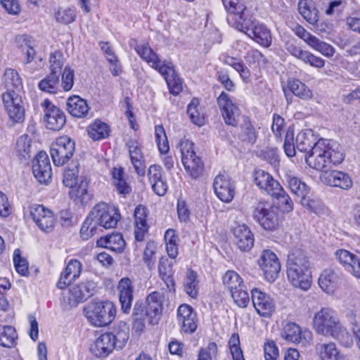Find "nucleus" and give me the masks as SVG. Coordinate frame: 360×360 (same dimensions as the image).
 Segmentation results:
<instances>
[{"label":"nucleus","instance_id":"1a4fd4ad","mask_svg":"<svg viewBox=\"0 0 360 360\" xmlns=\"http://www.w3.org/2000/svg\"><path fill=\"white\" fill-rule=\"evenodd\" d=\"M181 162L186 174L193 179H198L205 172V164L202 158L196 154L195 144L185 139L180 142Z\"/></svg>","mask_w":360,"mask_h":360},{"label":"nucleus","instance_id":"79ce46f5","mask_svg":"<svg viewBox=\"0 0 360 360\" xmlns=\"http://www.w3.org/2000/svg\"><path fill=\"white\" fill-rule=\"evenodd\" d=\"M117 288L120 292L122 310L124 313H128L131 309L134 298V288L131 279L128 277L121 278L118 283Z\"/></svg>","mask_w":360,"mask_h":360},{"label":"nucleus","instance_id":"412c9836","mask_svg":"<svg viewBox=\"0 0 360 360\" xmlns=\"http://www.w3.org/2000/svg\"><path fill=\"white\" fill-rule=\"evenodd\" d=\"M176 319L182 333L193 334L198 328L197 314L188 304H181L176 311Z\"/></svg>","mask_w":360,"mask_h":360},{"label":"nucleus","instance_id":"6e6552de","mask_svg":"<svg viewBox=\"0 0 360 360\" xmlns=\"http://www.w3.org/2000/svg\"><path fill=\"white\" fill-rule=\"evenodd\" d=\"M116 307L112 302H94L84 308V313L90 323L96 327L106 326L116 316Z\"/></svg>","mask_w":360,"mask_h":360},{"label":"nucleus","instance_id":"a18cd8bd","mask_svg":"<svg viewBox=\"0 0 360 360\" xmlns=\"http://www.w3.org/2000/svg\"><path fill=\"white\" fill-rule=\"evenodd\" d=\"M316 351L319 360H344V356L333 342L318 343Z\"/></svg>","mask_w":360,"mask_h":360},{"label":"nucleus","instance_id":"774afa93","mask_svg":"<svg viewBox=\"0 0 360 360\" xmlns=\"http://www.w3.org/2000/svg\"><path fill=\"white\" fill-rule=\"evenodd\" d=\"M315 143L312 137L307 135L305 132H300L295 139L297 149L301 152L306 153V155L312 151Z\"/></svg>","mask_w":360,"mask_h":360},{"label":"nucleus","instance_id":"b1692460","mask_svg":"<svg viewBox=\"0 0 360 360\" xmlns=\"http://www.w3.org/2000/svg\"><path fill=\"white\" fill-rule=\"evenodd\" d=\"M32 172L41 184H47L52 176V169L49 158L45 151H39L34 156L32 162Z\"/></svg>","mask_w":360,"mask_h":360},{"label":"nucleus","instance_id":"37998d69","mask_svg":"<svg viewBox=\"0 0 360 360\" xmlns=\"http://www.w3.org/2000/svg\"><path fill=\"white\" fill-rule=\"evenodd\" d=\"M96 244L98 247L109 249L116 252H122L126 243L122 233L113 232L111 234L100 237Z\"/></svg>","mask_w":360,"mask_h":360},{"label":"nucleus","instance_id":"8fccbe9b","mask_svg":"<svg viewBox=\"0 0 360 360\" xmlns=\"http://www.w3.org/2000/svg\"><path fill=\"white\" fill-rule=\"evenodd\" d=\"M339 280V276L331 269H326L320 274L319 278V285L327 293L335 292Z\"/></svg>","mask_w":360,"mask_h":360},{"label":"nucleus","instance_id":"cd10ccee","mask_svg":"<svg viewBox=\"0 0 360 360\" xmlns=\"http://www.w3.org/2000/svg\"><path fill=\"white\" fill-rule=\"evenodd\" d=\"M147 178L153 191L157 195L164 196L167 193L169 186L160 165H150L147 170Z\"/></svg>","mask_w":360,"mask_h":360},{"label":"nucleus","instance_id":"4be33fe9","mask_svg":"<svg viewBox=\"0 0 360 360\" xmlns=\"http://www.w3.org/2000/svg\"><path fill=\"white\" fill-rule=\"evenodd\" d=\"M252 181L261 193L271 195L275 191L280 190L281 186L273 176L260 168H256L252 172Z\"/></svg>","mask_w":360,"mask_h":360},{"label":"nucleus","instance_id":"a878e982","mask_svg":"<svg viewBox=\"0 0 360 360\" xmlns=\"http://www.w3.org/2000/svg\"><path fill=\"white\" fill-rule=\"evenodd\" d=\"M281 335L287 342L295 344L302 342L303 345H306L312 340L311 333L308 330H302L301 327L294 322H288L285 324Z\"/></svg>","mask_w":360,"mask_h":360},{"label":"nucleus","instance_id":"6e6d98bb","mask_svg":"<svg viewBox=\"0 0 360 360\" xmlns=\"http://www.w3.org/2000/svg\"><path fill=\"white\" fill-rule=\"evenodd\" d=\"M167 253L171 259H176L179 255V236L173 229L166 230L164 235Z\"/></svg>","mask_w":360,"mask_h":360},{"label":"nucleus","instance_id":"4d7b16f0","mask_svg":"<svg viewBox=\"0 0 360 360\" xmlns=\"http://www.w3.org/2000/svg\"><path fill=\"white\" fill-rule=\"evenodd\" d=\"M279 188L280 190L275 191L276 194L271 195V197L278 200V210L281 209L283 212H291L294 208L293 202L281 186Z\"/></svg>","mask_w":360,"mask_h":360},{"label":"nucleus","instance_id":"a19ab883","mask_svg":"<svg viewBox=\"0 0 360 360\" xmlns=\"http://www.w3.org/2000/svg\"><path fill=\"white\" fill-rule=\"evenodd\" d=\"M219 59L224 65L230 66L235 70L244 83L250 82L251 71L240 58L232 56L228 53H223L219 56Z\"/></svg>","mask_w":360,"mask_h":360},{"label":"nucleus","instance_id":"69168bd1","mask_svg":"<svg viewBox=\"0 0 360 360\" xmlns=\"http://www.w3.org/2000/svg\"><path fill=\"white\" fill-rule=\"evenodd\" d=\"M77 18V12L74 8H59L55 12L56 20L60 24L68 25L74 22Z\"/></svg>","mask_w":360,"mask_h":360},{"label":"nucleus","instance_id":"338daca9","mask_svg":"<svg viewBox=\"0 0 360 360\" xmlns=\"http://www.w3.org/2000/svg\"><path fill=\"white\" fill-rule=\"evenodd\" d=\"M157 245L154 241H148L143 250V261L149 270L155 267L156 262Z\"/></svg>","mask_w":360,"mask_h":360},{"label":"nucleus","instance_id":"f3484780","mask_svg":"<svg viewBox=\"0 0 360 360\" xmlns=\"http://www.w3.org/2000/svg\"><path fill=\"white\" fill-rule=\"evenodd\" d=\"M30 216L37 226L44 232H51L56 224V217L52 210L43 205L33 204L30 207Z\"/></svg>","mask_w":360,"mask_h":360},{"label":"nucleus","instance_id":"aec40b11","mask_svg":"<svg viewBox=\"0 0 360 360\" xmlns=\"http://www.w3.org/2000/svg\"><path fill=\"white\" fill-rule=\"evenodd\" d=\"M213 189L217 197L224 202H230L233 200L236 188L231 177L226 174L219 173L213 182Z\"/></svg>","mask_w":360,"mask_h":360},{"label":"nucleus","instance_id":"0e129e2a","mask_svg":"<svg viewBox=\"0 0 360 360\" xmlns=\"http://www.w3.org/2000/svg\"><path fill=\"white\" fill-rule=\"evenodd\" d=\"M228 348L233 360H245L238 333H233L231 335L228 340Z\"/></svg>","mask_w":360,"mask_h":360},{"label":"nucleus","instance_id":"680f3d73","mask_svg":"<svg viewBox=\"0 0 360 360\" xmlns=\"http://www.w3.org/2000/svg\"><path fill=\"white\" fill-rule=\"evenodd\" d=\"M18 42L20 44L22 51L25 55V63H31L34 59L37 54L32 46V37L27 34L21 35L18 37Z\"/></svg>","mask_w":360,"mask_h":360},{"label":"nucleus","instance_id":"e433bc0d","mask_svg":"<svg viewBox=\"0 0 360 360\" xmlns=\"http://www.w3.org/2000/svg\"><path fill=\"white\" fill-rule=\"evenodd\" d=\"M158 271L160 278L166 285L165 290L172 294H175L176 283L174 276L173 263L167 257H161L158 262Z\"/></svg>","mask_w":360,"mask_h":360},{"label":"nucleus","instance_id":"a211bd4d","mask_svg":"<svg viewBox=\"0 0 360 360\" xmlns=\"http://www.w3.org/2000/svg\"><path fill=\"white\" fill-rule=\"evenodd\" d=\"M294 33L302 39L309 46L320 53L325 57H332L335 53V49L330 44L321 41L316 36L310 34L304 27L297 24L293 29Z\"/></svg>","mask_w":360,"mask_h":360},{"label":"nucleus","instance_id":"052dcab7","mask_svg":"<svg viewBox=\"0 0 360 360\" xmlns=\"http://www.w3.org/2000/svg\"><path fill=\"white\" fill-rule=\"evenodd\" d=\"M13 262L15 270L21 276L27 277L30 274L29 263L26 258L23 257L20 249H15L13 252Z\"/></svg>","mask_w":360,"mask_h":360},{"label":"nucleus","instance_id":"7ed1b4c3","mask_svg":"<svg viewBox=\"0 0 360 360\" xmlns=\"http://www.w3.org/2000/svg\"><path fill=\"white\" fill-rule=\"evenodd\" d=\"M312 326L317 334L330 336L345 347L353 345L352 334L342 323L337 311L330 307H322L315 313Z\"/></svg>","mask_w":360,"mask_h":360},{"label":"nucleus","instance_id":"72a5a7b5","mask_svg":"<svg viewBox=\"0 0 360 360\" xmlns=\"http://www.w3.org/2000/svg\"><path fill=\"white\" fill-rule=\"evenodd\" d=\"M285 96L291 94L300 100L309 101L314 98L313 91L300 79L290 77L287 79L285 86H283Z\"/></svg>","mask_w":360,"mask_h":360},{"label":"nucleus","instance_id":"20e7f679","mask_svg":"<svg viewBox=\"0 0 360 360\" xmlns=\"http://www.w3.org/2000/svg\"><path fill=\"white\" fill-rule=\"evenodd\" d=\"M286 275L289 283L295 288L309 290L312 285V272L308 257L300 249L288 255Z\"/></svg>","mask_w":360,"mask_h":360},{"label":"nucleus","instance_id":"603ef678","mask_svg":"<svg viewBox=\"0 0 360 360\" xmlns=\"http://www.w3.org/2000/svg\"><path fill=\"white\" fill-rule=\"evenodd\" d=\"M32 139L27 134L19 136L14 145V153L20 160H26L31 156Z\"/></svg>","mask_w":360,"mask_h":360},{"label":"nucleus","instance_id":"c03bdc74","mask_svg":"<svg viewBox=\"0 0 360 360\" xmlns=\"http://www.w3.org/2000/svg\"><path fill=\"white\" fill-rule=\"evenodd\" d=\"M186 112L191 122L198 127H202L207 122V116L198 98L194 97L191 99L187 105Z\"/></svg>","mask_w":360,"mask_h":360},{"label":"nucleus","instance_id":"4c0bfd02","mask_svg":"<svg viewBox=\"0 0 360 360\" xmlns=\"http://www.w3.org/2000/svg\"><path fill=\"white\" fill-rule=\"evenodd\" d=\"M321 181L326 185L348 190L352 186L351 177L346 173L337 170L325 172L321 174Z\"/></svg>","mask_w":360,"mask_h":360},{"label":"nucleus","instance_id":"4468645a","mask_svg":"<svg viewBox=\"0 0 360 360\" xmlns=\"http://www.w3.org/2000/svg\"><path fill=\"white\" fill-rule=\"evenodd\" d=\"M165 295L155 290L146 297L144 314L148 318L149 324L158 325L162 319L164 309Z\"/></svg>","mask_w":360,"mask_h":360},{"label":"nucleus","instance_id":"f8f14e48","mask_svg":"<svg viewBox=\"0 0 360 360\" xmlns=\"http://www.w3.org/2000/svg\"><path fill=\"white\" fill-rule=\"evenodd\" d=\"M216 100L225 124L237 127L241 115L239 104L224 91L220 93Z\"/></svg>","mask_w":360,"mask_h":360},{"label":"nucleus","instance_id":"58836bf2","mask_svg":"<svg viewBox=\"0 0 360 360\" xmlns=\"http://www.w3.org/2000/svg\"><path fill=\"white\" fill-rule=\"evenodd\" d=\"M90 181L86 177H81L79 183L70 188L69 196L76 203L85 205L92 199L89 192Z\"/></svg>","mask_w":360,"mask_h":360},{"label":"nucleus","instance_id":"c85d7f7f","mask_svg":"<svg viewBox=\"0 0 360 360\" xmlns=\"http://www.w3.org/2000/svg\"><path fill=\"white\" fill-rule=\"evenodd\" d=\"M82 271V264L80 261L77 259H70L60 274L56 287L60 290H65L72 282L79 278Z\"/></svg>","mask_w":360,"mask_h":360},{"label":"nucleus","instance_id":"393cba45","mask_svg":"<svg viewBox=\"0 0 360 360\" xmlns=\"http://www.w3.org/2000/svg\"><path fill=\"white\" fill-rule=\"evenodd\" d=\"M130 162L138 176H143L146 173V161L143 152V146L137 139H130L126 143Z\"/></svg>","mask_w":360,"mask_h":360},{"label":"nucleus","instance_id":"f257e3e1","mask_svg":"<svg viewBox=\"0 0 360 360\" xmlns=\"http://www.w3.org/2000/svg\"><path fill=\"white\" fill-rule=\"evenodd\" d=\"M2 84L6 89L1 98L9 119L14 123L25 120V110L22 96L25 94L23 80L18 71L12 68H6Z\"/></svg>","mask_w":360,"mask_h":360},{"label":"nucleus","instance_id":"9b49d317","mask_svg":"<svg viewBox=\"0 0 360 360\" xmlns=\"http://www.w3.org/2000/svg\"><path fill=\"white\" fill-rule=\"evenodd\" d=\"M245 33L260 46L268 48L271 45L272 36L270 30L263 23L245 19L236 28Z\"/></svg>","mask_w":360,"mask_h":360},{"label":"nucleus","instance_id":"bf43d9fd","mask_svg":"<svg viewBox=\"0 0 360 360\" xmlns=\"http://www.w3.org/2000/svg\"><path fill=\"white\" fill-rule=\"evenodd\" d=\"M134 321L132 323V331L137 335L143 333L146 329L145 314L142 304H136L134 308Z\"/></svg>","mask_w":360,"mask_h":360},{"label":"nucleus","instance_id":"423d86ee","mask_svg":"<svg viewBox=\"0 0 360 360\" xmlns=\"http://www.w3.org/2000/svg\"><path fill=\"white\" fill-rule=\"evenodd\" d=\"M252 217L264 230L269 231L279 229L283 221L278 208L266 200H259L253 207Z\"/></svg>","mask_w":360,"mask_h":360},{"label":"nucleus","instance_id":"c756f323","mask_svg":"<svg viewBox=\"0 0 360 360\" xmlns=\"http://www.w3.org/2000/svg\"><path fill=\"white\" fill-rule=\"evenodd\" d=\"M246 62L250 67L251 74L259 83L263 78V72L267 70L269 60L267 58L259 51L252 49L249 51L245 56Z\"/></svg>","mask_w":360,"mask_h":360},{"label":"nucleus","instance_id":"864d4df0","mask_svg":"<svg viewBox=\"0 0 360 360\" xmlns=\"http://www.w3.org/2000/svg\"><path fill=\"white\" fill-rule=\"evenodd\" d=\"M18 333L15 328L11 326L0 325V346L6 348H13L18 343Z\"/></svg>","mask_w":360,"mask_h":360},{"label":"nucleus","instance_id":"ea45409f","mask_svg":"<svg viewBox=\"0 0 360 360\" xmlns=\"http://www.w3.org/2000/svg\"><path fill=\"white\" fill-rule=\"evenodd\" d=\"M286 181L290 192L300 198L302 205L309 206L310 187L295 176L288 175Z\"/></svg>","mask_w":360,"mask_h":360},{"label":"nucleus","instance_id":"49530a36","mask_svg":"<svg viewBox=\"0 0 360 360\" xmlns=\"http://www.w3.org/2000/svg\"><path fill=\"white\" fill-rule=\"evenodd\" d=\"M66 105L68 113L72 117L83 118L87 115L89 111L86 101L77 95L70 96Z\"/></svg>","mask_w":360,"mask_h":360},{"label":"nucleus","instance_id":"f03ea898","mask_svg":"<svg viewBox=\"0 0 360 360\" xmlns=\"http://www.w3.org/2000/svg\"><path fill=\"white\" fill-rule=\"evenodd\" d=\"M134 50L140 58L157 71L165 80L170 94L177 96L184 89V81L171 60H162L160 56L146 42L137 44Z\"/></svg>","mask_w":360,"mask_h":360},{"label":"nucleus","instance_id":"ddd939ff","mask_svg":"<svg viewBox=\"0 0 360 360\" xmlns=\"http://www.w3.org/2000/svg\"><path fill=\"white\" fill-rule=\"evenodd\" d=\"M74 152L75 141L66 135L56 138L50 148L53 162L58 167L66 164L72 157Z\"/></svg>","mask_w":360,"mask_h":360},{"label":"nucleus","instance_id":"09e8293b","mask_svg":"<svg viewBox=\"0 0 360 360\" xmlns=\"http://www.w3.org/2000/svg\"><path fill=\"white\" fill-rule=\"evenodd\" d=\"M87 135L93 141H101L110 136V126L100 119H96L86 127Z\"/></svg>","mask_w":360,"mask_h":360},{"label":"nucleus","instance_id":"0eeeda50","mask_svg":"<svg viewBox=\"0 0 360 360\" xmlns=\"http://www.w3.org/2000/svg\"><path fill=\"white\" fill-rule=\"evenodd\" d=\"M222 284L230 292L234 303L240 308H246L250 296L243 278L234 270H227L221 277Z\"/></svg>","mask_w":360,"mask_h":360},{"label":"nucleus","instance_id":"3c124183","mask_svg":"<svg viewBox=\"0 0 360 360\" xmlns=\"http://www.w3.org/2000/svg\"><path fill=\"white\" fill-rule=\"evenodd\" d=\"M111 333L113 343L117 349H123L129 338V327L125 322L118 323L112 329Z\"/></svg>","mask_w":360,"mask_h":360},{"label":"nucleus","instance_id":"dca6fc26","mask_svg":"<svg viewBox=\"0 0 360 360\" xmlns=\"http://www.w3.org/2000/svg\"><path fill=\"white\" fill-rule=\"evenodd\" d=\"M257 264L267 281L274 282L278 277L281 269V262L271 250L266 249L262 252Z\"/></svg>","mask_w":360,"mask_h":360},{"label":"nucleus","instance_id":"13d9d810","mask_svg":"<svg viewBox=\"0 0 360 360\" xmlns=\"http://www.w3.org/2000/svg\"><path fill=\"white\" fill-rule=\"evenodd\" d=\"M197 277L195 271L191 269H188L184 283V290L190 297L193 299L198 296V281Z\"/></svg>","mask_w":360,"mask_h":360},{"label":"nucleus","instance_id":"e2e57ef3","mask_svg":"<svg viewBox=\"0 0 360 360\" xmlns=\"http://www.w3.org/2000/svg\"><path fill=\"white\" fill-rule=\"evenodd\" d=\"M59 84V76L49 73L46 77L41 79L39 84V89L49 94H56Z\"/></svg>","mask_w":360,"mask_h":360},{"label":"nucleus","instance_id":"5fc2aeb1","mask_svg":"<svg viewBox=\"0 0 360 360\" xmlns=\"http://www.w3.org/2000/svg\"><path fill=\"white\" fill-rule=\"evenodd\" d=\"M239 139L245 143L253 145L257 139V134L248 117H244L243 122L240 126V132L238 134Z\"/></svg>","mask_w":360,"mask_h":360},{"label":"nucleus","instance_id":"6ab92c4d","mask_svg":"<svg viewBox=\"0 0 360 360\" xmlns=\"http://www.w3.org/2000/svg\"><path fill=\"white\" fill-rule=\"evenodd\" d=\"M251 300L257 313L262 317L269 318L275 311L274 300L257 288L251 290Z\"/></svg>","mask_w":360,"mask_h":360},{"label":"nucleus","instance_id":"f704fd0d","mask_svg":"<svg viewBox=\"0 0 360 360\" xmlns=\"http://www.w3.org/2000/svg\"><path fill=\"white\" fill-rule=\"evenodd\" d=\"M155 136L160 153L165 155L162 158V162L167 170H171L174 167V160L172 155H167L169 150V145L165 128L162 124L155 127Z\"/></svg>","mask_w":360,"mask_h":360},{"label":"nucleus","instance_id":"2f4dec72","mask_svg":"<svg viewBox=\"0 0 360 360\" xmlns=\"http://www.w3.org/2000/svg\"><path fill=\"white\" fill-rule=\"evenodd\" d=\"M233 242L242 252H249L254 246L255 236L245 224L236 226L232 230Z\"/></svg>","mask_w":360,"mask_h":360},{"label":"nucleus","instance_id":"bb28decb","mask_svg":"<svg viewBox=\"0 0 360 360\" xmlns=\"http://www.w3.org/2000/svg\"><path fill=\"white\" fill-rule=\"evenodd\" d=\"M298 11L303 18L318 31L326 32V27H328V24L324 22L319 24V11L316 8L313 0H300Z\"/></svg>","mask_w":360,"mask_h":360},{"label":"nucleus","instance_id":"473e14b6","mask_svg":"<svg viewBox=\"0 0 360 360\" xmlns=\"http://www.w3.org/2000/svg\"><path fill=\"white\" fill-rule=\"evenodd\" d=\"M338 262L345 271L360 279V258L345 249H338L335 252Z\"/></svg>","mask_w":360,"mask_h":360},{"label":"nucleus","instance_id":"5701e85b","mask_svg":"<svg viewBox=\"0 0 360 360\" xmlns=\"http://www.w3.org/2000/svg\"><path fill=\"white\" fill-rule=\"evenodd\" d=\"M149 211L143 205H138L134 211V235L136 241L142 242L148 234L150 224L148 222Z\"/></svg>","mask_w":360,"mask_h":360},{"label":"nucleus","instance_id":"7c9ffc66","mask_svg":"<svg viewBox=\"0 0 360 360\" xmlns=\"http://www.w3.org/2000/svg\"><path fill=\"white\" fill-rule=\"evenodd\" d=\"M117 349L109 332L101 334L90 347V352L96 358L104 359Z\"/></svg>","mask_w":360,"mask_h":360},{"label":"nucleus","instance_id":"c9c22d12","mask_svg":"<svg viewBox=\"0 0 360 360\" xmlns=\"http://www.w3.org/2000/svg\"><path fill=\"white\" fill-rule=\"evenodd\" d=\"M227 12V21L229 25L236 28L245 20L246 6L240 0H221Z\"/></svg>","mask_w":360,"mask_h":360},{"label":"nucleus","instance_id":"9d476101","mask_svg":"<svg viewBox=\"0 0 360 360\" xmlns=\"http://www.w3.org/2000/svg\"><path fill=\"white\" fill-rule=\"evenodd\" d=\"M91 214L96 224L105 229L115 228L121 219L118 207L104 202L95 205Z\"/></svg>","mask_w":360,"mask_h":360},{"label":"nucleus","instance_id":"2eb2a0df","mask_svg":"<svg viewBox=\"0 0 360 360\" xmlns=\"http://www.w3.org/2000/svg\"><path fill=\"white\" fill-rule=\"evenodd\" d=\"M44 110V122L46 127L52 131H59L66 123V116L63 111L55 105L49 98L41 103Z\"/></svg>","mask_w":360,"mask_h":360},{"label":"nucleus","instance_id":"de8ad7c7","mask_svg":"<svg viewBox=\"0 0 360 360\" xmlns=\"http://www.w3.org/2000/svg\"><path fill=\"white\" fill-rule=\"evenodd\" d=\"M113 184L116 188L117 193L126 197L131 192V186L125 178L124 169L122 167H114L110 172Z\"/></svg>","mask_w":360,"mask_h":360},{"label":"nucleus","instance_id":"39448f33","mask_svg":"<svg viewBox=\"0 0 360 360\" xmlns=\"http://www.w3.org/2000/svg\"><path fill=\"white\" fill-rule=\"evenodd\" d=\"M345 159L344 154L339 150L333 149L328 140L319 139L312 151L305 155V161L311 168L322 172H328L333 165L342 162Z\"/></svg>","mask_w":360,"mask_h":360}]
</instances>
